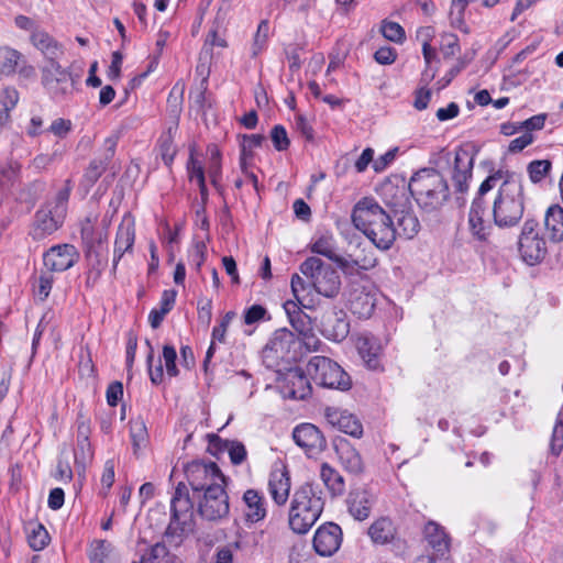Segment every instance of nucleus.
<instances>
[{
    "label": "nucleus",
    "instance_id": "nucleus-15",
    "mask_svg": "<svg viewBox=\"0 0 563 563\" xmlns=\"http://www.w3.org/2000/svg\"><path fill=\"white\" fill-rule=\"evenodd\" d=\"M519 252L523 261L530 265L541 261L545 254V243L532 224L526 223L522 228Z\"/></svg>",
    "mask_w": 563,
    "mask_h": 563
},
{
    "label": "nucleus",
    "instance_id": "nucleus-1",
    "mask_svg": "<svg viewBox=\"0 0 563 563\" xmlns=\"http://www.w3.org/2000/svg\"><path fill=\"white\" fill-rule=\"evenodd\" d=\"M493 191L492 216L500 228L517 224L523 216L525 189L520 175L498 170L488 176L479 186L481 197Z\"/></svg>",
    "mask_w": 563,
    "mask_h": 563
},
{
    "label": "nucleus",
    "instance_id": "nucleus-16",
    "mask_svg": "<svg viewBox=\"0 0 563 563\" xmlns=\"http://www.w3.org/2000/svg\"><path fill=\"white\" fill-rule=\"evenodd\" d=\"M291 481L287 467L283 464L276 465L268 476L267 492L278 507L285 506L290 494Z\"/></svg>",
    "mask_w": 563,
    "mask_h": 563
},
{
    "label": "nucleus",
    "instance_id": "nucleus-27",
    "mask_svg": "<svg viewBox=\"0 0 563 563\" xmlns=\"http://www.w3.org/2000/svg\"><path fill=\"white\" fill-rule=\"evenodd\" d=\"M244 516L246 521L255 523L266 516V507L263 496L255 489H247L243 494Z\"/></svg>",
    "mask_w": 563,
    "mask_h": 563
},
{
    "label": "nucleus",
    "instance_id": "nucleus-17",
    "mask_svg": "<svg viewBox=\"0 0 563 563\" xmlns=\"http://www.w3.org/2000/svg\"><path fill=\"white\" fill-rule=\"evenodd\" d=\"M78 257V252L73 245H56L44 254V265L51 272H64L73 267Z\"/></svg>",
    "mask_w": 563,
    "mask_h": 563
},
{
    "label": "nucleus",
    "instance_id": "nucleus-25",
    "mask_svg": "<svg viewBox=\"0 0 563 563\" xmlns=\"http://www.w3.org/2000/svg\"><path fill=\"white\" fill-rule=\"evenodd\" d=\"M173 520L184 528L191 519L192 504L185 486H178L172 500Z\"/></svg>",
    "mask_w": 563,
    "mask_h": 563
},
{
    "label": "nucleus",
    "instance_id": "nucleus-5",
    "mask_svg": "<svg viewBox=\"0 0 563 563\" xmlns=\"http://www.w3.org/2000/svg\"><path fill=\"white\" fill-rule=\"evenodd\" d=\"M323 507L321 492L309 484L301 485L295 490L290 500L289 528L298 534L307 533L321 516Z\"/></svg>",
    "mask_w": 563,
    "mask_h": 563
},
{
    "label": "nucleus",
    "instance_id": "nucleus-62",
    "mask_svg": "<svg viewBox=\"0 0 563 563\" xmlns=\"http://www.w3.org/2000/svg\"><path fill=\"white\" fill-rule=\"evenodd\" d=\"M533 142V136L531 133H525L523 135L512 140L509 143V151L512 153H517L522 151L525 147L530 145Z\"/></svg>",
    "mask_w": 563,
    "mask_h": 563
},
{
    "label": "nucleus",
    "instance_id": "nucleus-58",
    "mask_svg": "<svg viewBox=\"0 0 563 563\" xmlns=\"http://www.w3.org/2000/svg\"><path fill=\"white\" fill-rule=\"evenodd\" d=\"M166 555V548L162 544H156L150 552L142 556L141 563H159V559Z\"/></svg>",
    "mask_w": 563,
    "mask_h": 563
},
{
    "label": "nucleus",
    "instance_id": "nucleus-29",
    "mask_svg": "<svg viewBox=\"0 0 563 563\" xmlns=\"http://www.w3.org/2000/svg\"><path fill=\"white\" fill-rule=\"evenodd\" d=\"M349 511L356 520H364L369 516L372 509V498L365 490H354L350 494Z\"/></svg>",
    "mask_w": 563,
    "mask_h": 563
},
{
    "label": "nucleus",
    "instance_id": "nucleus-57",
    "mask_svg": "<svg viewBox=\"0 0 563 563\" xmlns=\"http://www.w3.org/2000/svg\"><path fill=\"white\" fill-rule=\"evenodd\" d=\"M272 140L275 145V147L278 151H283L288 147L289 140L287 137V133L284 128L282 126H275L272 131Z\"/></svg>",
    "mask_w": 563,
    "mask_h": 563
},
{
    "label": "nucleus",
    "instance_id": "nucleus-55",
    "mask_svg": "<svg viewBox=\"0 0 563 563\" xmlns=\"http://www.w3.org/2000/svg\"><path fill=\"white\" fill-rule=\"evenodd\" d=\"M114 465L112 461H108L104 464L102 476H101V486L104 490V494H108L110 488L112 487L114 483Z\"/></svg>",
    "mask_w": 563,
    "mask_h": 563
},
{
    "label": "nucleus",
    "instance_id": "nucleus-63",
    "mask_svg": "<svg viewBox=\"0 0 563 563\" xmlns=\"http://www.w3.org/2000/svg\"><path fill=\"white\" fill-rule=\"evenodd\" d=\"M430 99H431L430 90L420 89L416 92L413 107L419 111L424 110L428 107Z\"/></svg>",
    "mask_w": 563,
    "mask_h": 563
},
{
    "label": "nucleus",
    "instance_id": "nucleus-31",
    "mask_svg": "<svg viewBox=\"0 0 563 563\" xmlns=\"http://www.w3.org/2000/svg\"><path fill=\"white\" fill-rule=\"evenodd\" d=\"M356 349L367 367L376 368L378 366L380 345L376 340L367 335H361L356 340Z\"/></svg>",
    "mask_w": 563,
    "mask_h": 563
},
{
    "label": "nucleus",
    "instance_id": "nucleus-34",
    "mask_svg": "<svg viewBox=\"0 0 563 563\" xmlns=\"http://www.w3.org/2000/svg\"><path fill=\"white\" fill-rule=\"evenodd\" d=\"M188 174H189L190 180L197 183V185L200 188V192H201L202 197H205L207 194V188H206V184H205V180H206L205 167H203L202 163L195 156L194 152H191V155H190V162L188 164Z\"/></svg>",
    "mask_w": 563,
    "mask_h": 563
},
{
    "label": "nucleus",
    "instance_id": "nucleus-48",
    "mask_svg": "<svg viewBox=\"0 0 563 563\" xmlns=\"http://www.w3.org/2000/svg\"><path fill=\"white\" fill-rule=\"evenodd\" d=\"M177 353L175 349L170 345H165L163 347V362L166 369V374L169 377H175L179 374V371L176 365Z\"/></svg>",
    "mask_w": 563,
    "mask_h": 563
},
{
    "label": "nucleus",
    "instance_id": "nucleus-13",
    "mask_svg": "<svg viewBox=\"0 0 563 563\" xmlns=\"http://www.w3.org/2000/svg\"><path fill=\"white\" fill-rule=\"evenodd\" d=\"M277 387L284 398L305 399L311 393V387L299 368H289L277 379Z\"/></svg>",
    "mask_w": 563,
    "mask_h": 563
},
{
    "label": "nucleus",
    "instance_id": "nucleus-32",
    "mask_svg": "<svg viewBox=\"0 0 563 563\" xmlns=\"http://www.w3.org/2000/svg\"><path fill=\"white\" fill-rule=\"evenodd\" d=\"M91 563H115L117 554L107 541H95L90 550Z\"/></svg>",
    "mask_w": 563,
    "mask_h": 563
},
{
    "label": "nucleus",
    "instance_id": "nucleus-3",
    "mask_svg": "<svg viewBox=\"0 0 563 563\" xmlns=\"http://www.w3.org/2000/svg\"><path fill=\"white\" fill-rule=\"evenodd\" d=\"M310 249L312 253L334 262L345 275H354L375 265L373 253L360 238L338 241L333 234L325 233L316 239Z\"/></svg>",
    "mask_w": 563,
    "mask_h": 563
},
{
    "label": "nucleus",
    "instance_id": "nucleus-10",
    "mask_svg": "<svg viewBox=\"0 0 563 563\" xmlns=\"http://www.w3.org/2000/svg\"><path fill=\"white\" fill-rule=\"evenodd\" d=\"M186 475L194 495L202 494L216 486H225V478L214 463L192 462L187 466Z\"/></svg>",
    "mask_w": 563,
    "mask_h": 563
},
{
    "label": "nucleus",
    "instance_id": "nucleus-52",
    "mask_svg": "<svg viewBox=\"0 0 563 563\" xmlns=\"http://www.w3.org/2000/svg\"><path fill=\"white\" fill-rule=\"evenodd\" d=\"M432 33L433 32L430 27H423L418 31V37L422 41L423 56L428 67L430 66L431 59L433 57V48L428 43V38L432 35Z\"/></svg>",
    "mask_w": 563,
    "mask_h": 563
},
{
    "label": "nucleus",
    "instance_id": "nucleus-60",
    "mask_svg": "<svg viewBox=\"0 0 563 563\" xmlns=\"http://www.w3.org/2000/svg\"><path fill=\"white\" fill-rule=\"evenodd\" d=\"M374 57L382 65H390L396 59V52L391 47H380L376 51Z\"/></svg>",
    "mask_w": 563,
    "mask_h": 563
},
{
    "label": "nucleus",
    "instance_id": "nucleus-50",
    "mask_svg": "<svg viewBox=\"0 0 563 563\" xmlns=\"http://www.w3.org/2000/svg\"><path fill=\"white\" fill-rule=\"evenodd\" d=\"M123 56L120 52H113L111 55V64L107 69V77L110 81L117 82L121 77Z\"/></svg>",
    "mask_w": 563,
    "mask_h": 563
},
{
    "label": "nucleus",
    "instance_id": "nucleus-9",
    "mask_svg": "<svg viewBox=\"0 0 563 563\" xmlns=\"http://www.w3.org/2000/svg\"><path fill=\"white\" fill-rule=\"evenodd\" d=\"M41 82L55 97H64L71 93L75 85L70 71L63 67L56 58L45 60L41 68Z\"/></svg>",
    "mask_w": 563,
    "mask_h": 563
},
{
    "label": "nucleus",
    "instance_id": "nucleus-2",
    "mask_svg": "<svg viewBox=\"0 0 563 563\" xmlns=\"http://www.w3.org/2000/svg\"><path fill=\"white\" fill-rule=\"evenodd\" d=\"M299 272L300 275H292L290 287L295 299L302 307H310L313 303L314 294L327 298L339 294L340 276L335 268L321 258L308 257L301 263Z\"/></svg>",
    "mask_w": 563,
    "mask_h": 563
},
{
    "label": "nucleus",
    "instance_id": "nucleus-28",
    "mask_svg": "<svg viewBox=\"0 0 563 563\" xmlns=\"http://www.w3.org/2000/svg\"><path fill=\"white\" fill-rule=\"evenodd\" d=\"M30 40L33 46L38 49L46 59L57 58L64 53L62 45L43 30H33Z\"/></svg>",
    "mask_w": 563,
    "mask_h": 563
},
{
    "label": "nucleus",
    "instance_id": "nucleus-4",
    "mask_svg": "<svg viewBox=\"0 0 563 563\" xmlns=\"http://www.w3.org/2000/svg\"><path fill=\"white\" fill-rule=\"evenodd\" d=\"M351 218L354 227L378 249H388L396 239L397 231L389 213L374 198L358 200Z\"/></svg>",
    "mask_w": 563,
    "mask_h": 563
},
{
    "label": "nucleus",
    "instance_id": "nucleus-41",
    "mask_svg": "<svg viewBox=\"0 0 563 563\" xmlns=\"http://www.w3.org/2000/svg\"><path fill=\"white\" fill-rule=\"evenodd\" d=\"M20 168L21 166L18 163H10L0 167V195L13 184Z\"/></svg>",
    "mask_w": 563,
    "mask_h": 563
},
{
    "label": "nucleus",
    "instance_id": "nucleus-43",
    "mask_svg": "<svg viewBox=\"0 0 563 563\" xmlns=\"http://www.w3.org/2000/svg\"><path fill=\"white\" fill-rule=\"evenodd\" d=\"M262 136L260 135H250V136H243L241 142V166L244 168L247 164V162L252 157V151L253 148L261 145Z\"/></svg>",
    "mask_w": 563,
    "mask_h": 563
},
{
    "label": "nucleus",
    "instance_id": "nucleus-24",
    "mask_svg": "<svg viewBox=\"0 0 563 563\" xmlns=\"http://www.w3.org/2000/svg\"><path fill=\"white\" fill-rule=\"evenodd\" d=\"M424 540L433 554L444 556L450 550V539L445 531L435 522H428L423 530Z\"/></svg>",
    "mask_w": 563,
    "mask_h": 563
},
{
    "label": "nucleus",
    "instance_id": "nucleus-33",
    "mask_svg": "<svg viewBox=\"0 0 563 563\" xmlns=\"http://www.w3.org/2000/svg\"><path fill=\"white\" fill-rule=\"evenodd\" d=\"M368 534L374 542L386 543L394 537V527L389 519L380 518L372 523Z\"/></svg>",
    "mask_w": 563,
    "mask_h": 563
},
{
    "label": "nucleus",
    "instance_id": "nucleus-40",
    "mask_svg": "<svg viewBox=\"0 0 563 563\" xmlns=\"http://www.w3.org/2000/svg\"><path fill=\"white\" fill-rule=\"evenodd\" d=\"M207 153L209 156L207 175L216 184L221 169V153L216 145H210Z\"/></svg>",
    "mask_w": 563,
    "mask_h": 563
},
{
    "label": "nucleus",
    "instance_id": "nucleus-12",
    "mask_svg": "<svg viewBox=\"0 0 563 563\" xmlns=\"http://www.w3.org/2000/svg\"><path fill=\"white\" fill-rule=\"evenodd\" d=\"M194 497L200 515L207 520H218L229 514V500L224 488L216 486Z\"/></svg>",
    "mask_w": 563,
    "mask_h": 563
},
{
    "label": "nucleus",
    "instance_id": "nucleus-39",
    "mask_svg": "<svg viewBox=\"0 0 563 563\" xmlns=\"http://www.w3.org/2000/svg\"><path fill=\"white\" fill-rule=\"evenodd\" d=\"M439 49L445 59L455 57L460 52V45L456 35L451 33L443 34L440 40Z\"/></svg>",
    "mask_w": 563,
    "mask_h": 563
},
{
    "label": "nucleus",
    "instance_id": "nucleus-11",
    "mask_svg": "<svg viewBox=\"0 0 563 563\" xmlns=\"http://www.w3.org/2000/svg\"><path fill=\"white\" fill-rule=\"evenodd\" d=\"M292 440L308 459H319L327 449L324 434L312 423L298 424L292 430Z\"/></svg>",
    "mask_w": 563,
    "mask_h": 563
},
{
    "label": "nucleus",
    "instance_id": "nucleus-20",
    "mask_svg": "<svg viewBox=\"0 0 563 563\" xmlns=\"http://www.w3.org/2000/svg\"><path fill=\"white\" fill-rule=\"evenodd\" d=\"M325 418L330 424L346 434L360 438L363 433L361 422L347 411L336 408H328L325 410Z\"/></svg>",
    "mask_w": 563,
    "mask_h": 563
},
{
    "label": "nucleus",
    "instance_id": "nucleus-26",
    "mask_svg": "<svg viewBox=\"0 0 563 563\" xmlns=\"http://www.w3.org/2000/svg\"><path fill=\"white\" fill-rule=\"evenodd\" d=\"M473 158L466 151H459L454 155L452 178L460 191L467 188L471 177Z\"/></svg>",
    "mask_w": 563,
    "mask_h": 563
},
{
    "label": "nucleus",
    "instance_id": "nucleus-47",
    "mask_svg": "<svg viewBox=\"0 0 563 563\" xmlns=\"http://www.w3.org/2000/svg\"><path fill=\"white\" fill-rule=\"evenodd\" d=\"M54 278L48 273H43L34 286V294L40 300H45L53 287Z\"/></svg>",
    "mask_w": 563,
    "mask_h": 563
},
{
    "label": "nucleus",
    "instance_id": "nucleus-44",
    "mask_svg": "<svg viewBox=\"0 0 563 563\" xmlns=\"http://www.w3.org/2000/svg\"><path fill=\"white\" fill-rule=\"evenodd\" d=\"M380 31L388 41L401 43L405 40V31L401 25L396 22L384 21Z\"/></svg>",
    "mask_w": 563,
    "mask_h": 563
},
{
    "label": "nucleus",
    "instance_id": "nucleus-37",
    "mask_svg": "<svg viewBox=\"0 0 563 563\" xmlns=\"http://www.w3.org/2000/svg\"><path fill=\"white\" fill-rule=\"evenodd\" d=\"M22 55L10 47H0V70L3 74L13 73Z\"/></svg>",
    "mask_w": 563,
    "mask_h": 563
},
{
    "label": "nucleus",
    "instance_id": "nucleus-61",
    "mask_svg": "<svg viewBox=\"0 0 563 563\" xmlns=\"http://www.w3.org/2000/svg\"><path fill=\"white\" fill-rule=\"evenodd\" d=\"M545 119V114H538L531 117L530 119L521 122L522 130H526L527 133H530L531 131L534 130H541L544 126Z\"/></svg>",
    "mask_w": 563,
    "mask_h": 563
},
{
    "label": "nucleus",
    "instance_id": "nucleus-6",
    "mask_svg": "<svg viewBox=\"0 0 563 563\" xmlns=\"http://www.w3.org/2000/svg\"><path fill=\"white\" fill-rule=\"evenodd\" d=\"M409 189L417 202L423 208H437L448 197V185L440 173L422 169L410 179Z\"/></svg>",
    "mask_w": 563,
    "mask_h": 563
},
{
    "label": "nucleus",
    "instance_id": "nucleus-18",
    "mask_svg": "<svg viewBox=\"0 0 563 563\" xmlns=\"http://www.w3.org/2000/svg\"><path fill=\"white\" fill-rule=\"evenodd\" d=\"M492 212H488L483 203V197L477 198L470 210L468 224L474 236L485 240L492 230Z\"/></svg>",
    "mask_w": 563,
    "mask_h": 563
},
{
    "label": "nucleus",
    "instance_id": "nucleus-54",
    "mask_svg": "<svg viewBox=\"0 0 563 563\" xmlns=\"http://www.w3.org/2000/svg\"><path fill=\"white\" fill-rule=\"evenodd\" d=\"M266 309L260 305H254L249 308L244 313V323L246 325L254 324L264 319Z\"/></svg>",
    "mask_w": 563,
    "mask_h": 563
},
{
    "label": "nucleus",
    "instance_id": "nucleus-21",
    "mask_svg": "<svg viewBox=\"0 0 563 563\" xmlns=\"http://www.w3.org/2000/svg\"><path fill=\"white\" fill-rule=\"evenodd\" d=\"M334 450L341 465L351 473H360L364 468V462L356 450L347 440L336 439L334 441Z\"/></svg>",
    "mask_w": 563,
    "mask_h": 563
},
{
    "label": "nucleus",
    "instance_id": "nucleus-23",
    "mask_svg": "<svg viewBox=\"0 0 563 563\" xmlns=\"http://www.w3.org/2000/svg\"><path fill=\"white\" fill-rule=\"evenodd\" d=\"M544 234L552 242L563 241V208L553 203L547 208L543 219Z\"/></svg>",
    "mask_w": 563,
    "mask_h": 563
},
{
    "label": "nucleus",
    "instance_id": "nucleus-59",
    "mask_svg": "<svg viewBox=\"0 0 563 563\" xmlns=\"http://www.w3.org/2000/svg\"><path fill=\"white\" fill-rule=\"evenodd\" d=\"M460 107L455 102L449 103L446 107L437 110V119L439 121H448L457 117Z\"/></svg>",
    "mask_w": 563,
    "mask_h": 563
},
{
    "label": "nucleus",
    "instance_id": "nucleus-49",
    "mask_svg": "<svg viewBox=\"0 0 563 563\" xmlns=\"http://www.w3.org/2000/svg\"><path fill=\"white\" fill-rule=\"evenodd\" d=\"M146 427L143 420L137 419L131 422V437L133 440L134 448H141L146 441Z\"/></svg>",
    "mask_w": 563,
    "mask_h": 563
},
{
    "label": "nucleus",
    "instance_id": "nucleus-36",
    "mask_svg": "<svg viewBox=\"0 0 563 563\" xmlns=\"http://www.w3.org/2000/svg\"><path fill=\"white\" fill-rule=\"evenodd\" d=\"M27 540L33 550L41 551L48 544L49 534L42 525L36 523L31 526Z\"/></svg>",
    "mask_w": 563,
    "mask_h": 563
},
{
    "label": "nucleus",
    "instance_id": "nucleus-56",
    "mask_svg": "<svg viewBox=\"0 0 563 563\" xmlns=\"http://www.w3.org/2000/svg\"><path fill=\"white\" fill-rule=\"evenodd\" d=\"M123 396V386L120 382H114L109 385L106 397L108 405L114 407Z\"/></svg>",
    "mask_w": 563,
    "mask_h": 563
},
{
    "label": "nucleus",
    "instance_id": "nucleus-30",
    "mask_svg": "<svg viewBox=\"0 0 563 563\" xmlns=\"http://www.w3.org/2000/svg\"><path fill=\"white\" fill-rule=\"evenodd\" d=\"M375 307L374 296L365 289H355L350 297V309L361 318H368Z\"/></svg>",
    "mask_w": 563,
    "mask_h": 563
},
{
    "label": "nucleus",
    "instance_id": "nucleus-64",
    "mask_svg": "<svg viewBox=\"0 0 563 563\" xmlns=\"http://www.w3.org/2000/svg\"><path fill=\"white\" fill-rule=\"evenodd\" d=\"M563 446V424L558 423L553 429V438L551 442V450L558 454Z\"/></svg>",
    "mask_w": 563,
    "mask_h": 563
},
{
    "label": "nucleus",
    "instance_id": "nucleus-53",
    "mask_svg": "<svg viewBox=\"0 0 563 563\" xmlns=\"http://www.w3.org/2000/svg\"><path fill=\"white\" fill-rule=\"evenodd\" d=\"M320 477L325 486L335 488V485L340 483V476L338 473L329 466L327 463L321 465Z\"/></svg>",
    "mask_w": 563,
    "mask_h": 563
},
{
    "label": "nucleus",
    "instance_id": "nucleus-14",
    "mask_svg": "<svg viewBox=\"0 0 563 563\" xmlns=\"http://www.w3.org/2000/svg\"><path fill=\"white\" fill-rule=\"evenodd\" d=\"M342 539L341 528L333 522H327L316 530L312 547L320 556H331L340 549Z\"/></svg>",
    "mask_w": 563,
    "mask_h": 563
},
{
    "label": "nucleus",
    "instance_id": "nucleus-22",
    "mask_svg": "<svg viewBox=\"0 0 563 563\" xmlns=\"http://www.w3.org/2000/svg\"><path fill=\"white\" fill-rule=\"evenodd\" d=\"M322 331L333 341H342L349 334V322L343 312H328L322 317Z\"/></svg>",
    "mask_w": 563,
    "mask_h": 563
},
{
    "label": "nucleus",
    "instance_id": "nucleus-8",
    "mask_svg": "<svg viewBox=\"0 0 563 563\" xmlns=\"http://www.w3.org/2000/svg\"><path fill=\"white\" fill-rule=\"evenodd\" d=\"M307 371L312 379L323 387L347 390L352 386L347 373L338 363L324 356L312 357L308 363Z\"/></svg>",
    "mask_w": 563,
    "mask_h": 563
},
{
    "label": "nucleus",
    "instance_id": "nucleus-38",
    "mask_svg": "<svg viewBox=\"0 0 563 563\" xmlns=\"http://www.w3.org/2000/svg\"><path fill=\"white\" fill-rule=\"evenodd\" d=\"M400 233L406 238H412L419 229V221L415 214L409 211H401L397 219Z\"/></svg>",
    "mask_w": 563,
    "mask_h": 563
},
{
    "label": "nucleus",
    "instance_id": "nucleus-45",
    "mask_svg": "<svg viewBox=\"0 0 563 563\" xmlns=\"http://www.w3.org/2000/svg\"><path fill=\"white\" fill-rule=\"evenodd\" d=\"M236 313L234 311H228L221 319L219 325L214 327L212 330V340L219 341L220 343H223L227 338V332L232 323V321L235 319Z\"/></svg>",
    "mask_w": 563,
    "mask_h": 563
},
{
    "label": "nucleus",
    "instance_id": "nucleus-7",
    "mask_svg": "<svg viewBox=\"0 0 563 563\" xmlns=\"http://www.w3.org/2000/svg\"><path fill=\"white\" fill-rule=\"evenodd\" d=\"M67 194L62 192L55 201L46 203L36 213L30 234L41 241L57 231L65 218Z\"/></svg>",
    "mask_w": 563,
    "mask_h": 563
},
{
    "label": "nucleus",
    "instance_id": "nucleus-35",
    "mask_svg": "<svg viewBox=\"0 0 563 563\" xmlns=\"http://www.w3.org/2000/svg\"><path fill=\"white\" fill-rule=\"evenodd\" d=\"M214 445H219L221 450L227 451L233 464H240L246 457V450L240 442L217 439Z\"/></svg>",
    "mask_w": 563,
    "mask_h": 563
},
{
    "label": "nucleus",
    "instance_id": "nucleus-19",
    "mask_svg": "<svg viewBox=\"0 0 563 563\" xmlns=\"http://www.w3.org/2000/svg\"><path fill=\"white\" fill-rule=\"evenodd\" d=\"M135 239V230H134V221L132 218L126 217L122 220L121 224L118 228L115 241H114V252H113V266L115 267L118 263L122 260L125 253H129L133 249Z\"/></svg>",
    "mask_w": 563,
    "mask_h": 563
},
{
    "label": "nucleus",
    "instance_id": "nucleus-51",
    "mask_svg": "<svg viewBox=\"0 0 563 563\" xmlns=\"http://www.w3.org/2000/svg\"><path fill=\"white\" fill-rule=\"evenodd\" d=\"M71 129L73 123L70 120L57 118L51 123L48 131L55 136L63 139L71 131Z\"/></svg>",
    "mask_w": 563,
    "mask_h": 563
},
{
    "label": "nucleus",
    "instance_id": "nucleus-42",
    "mask_svg": "<svg viewBox=\"0 0 563 563\" xmlns=\"http://www.w3.org/2000/svg\"><path fill=\"white\" fill-rule=\"evenodd\" d=\"M550 169L551 162L547 159L533 161L527 167L529 178L532 183L541 181L548 175Z\"/></svg>",
    "mask_w": 563,
    "mask_h": 563
},
{
    "label": "nucleus",
    "instance_id": "nucleus-46",
    "mask_svg": "<svg viewBox=\"0 0 563 563\" xmlns=\"http://www.w3.org/2000/svg\"><path fill=\"white\" fill-rule=\"evenodd\" d=\"M288 562L310 563V553L307 549V545L302 541L296 542L290 547Z\"/></svg>",
    "mask_w": 563,
    "mask_h": 563
}]
</instances>
